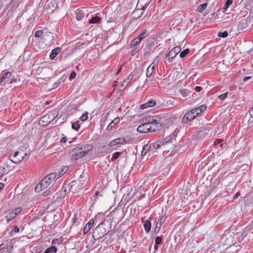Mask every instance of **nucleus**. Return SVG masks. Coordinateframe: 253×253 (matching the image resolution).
<instances>
[{
  "label": "nucleus",
  "mask_w": 253,
  "mask_h": 253,
  "mask_svg": "<svg viewBox=\"0 0 253 253\" xmlns=\"http://www.w3.org/2000/svg\"><path fill=\"white\" fill-rule=\"evenodd\" d=\"M142 124L139 126L137 131L140 133H147L156 131L161 127L160 123L154 116H147L142 121Z\"/></svg>",
  "instance_id": "f257e3e1"
},
{
  "label": "nucleus",
  "mask_w": 253,
  "mask_h": 253,
  "mask_svg": "<svg viewBox=\"0 0 253 253\" xmlns=\"http://www.w3.org/2000/svg\"><path fill=\"white\" fill-rule=\"evenodd\" d=\"M93 148L91 144H86L78 146L69 152V156L73 160H77L85 156Z\"/></svg>",
  "instance_id": "f03ea898"
},
{
  "label": "nucleus",
  "mask_w": 253,
  "mask_h": 253,
  "mask_svg": "<svg viewBox=\"0 0 253 253\" xmlns=\"http://www.w3.org/2000/svg\"><path fill=\"white\" fill-rule=\"evenodd\" d=\"M61 176L55 172H52L45 176L36 186L35 191L39 192L48 187L52 182Z\"/></svg>",
  "instance_id": "7ed1b4c3"
},
{
  "label": "nucleus",
  "mask_w": 253,
  "mask_h": 253,
  "mask_svg": "<svg viewBox=\"0 0 253 253\" xmlns=\"http://www.w3.org/2000/svg\"><path fill=\"white\" fill-rule=\"evenodd\" d=\"M27 156L22 151L16 152L13 156H10L9 159L14 164H18L22 161Z\"/></svg>",
  "instance_id": "20e7f679"
},
{
  "label": "nucleus",
  "mask_w": 253,
  "mask_h": 253,
  "mask_svg": "<svg viewBox=\"0 0 253 253\" xmlns=\"http://www.w3.org/2000/svg\"><path fill=\"white\" fill-rule=\"evenodd\" d=\"M141 0H139L136 5V8L131 13L132 17L134 19H137L139 18L143 14V12H140L139 15L138 16L135 15L137 12H140L141 10H144L147 7L148 4H145L143 6L140 4Z\"/></svg>",
  "instance_id": "39448f33"
},
{
  "label": "nucleus",
  "mask_w": 253,
  "mask_h": 253,
  "mask_svg": "<svg viewBox=\"0 0 253 253\" xmlns=\"http://www.w3.org/2000/svg\"><path fill=\"white\" fill-rule=\"evenodd\" d=\"M181 47L179 46H176L172 48L167 55L168 61L169 63L172 62L174 58L180 52Z\"/></svg>",
  "instance_id": "423d86ee"
},
{
  "label": "nucleus",
  "mask_w": 253,
  "mask_h": 253,
  "mask_svg": "<svg viewBox=\"0 0 253 253\" xmlns=\"http://www.w3.org/2000/svg\"><path fill=\"white\" fill-rule=\"evenodd\" d=\"M159 62L158 57H156L155 59L154 60L153 62L147 68L146 70V77L147 79L146 80V82L148 81V78L151 77L155 69V67L156 65Z\"/></svg>",
  "instance_id": "0eeeda50"
},
{
  "label": "nucleus",
  "mask_w": 253,
  "mask_h": 253,
  "mask_svg": "<svg viewBox=\"0 0 253 253\" xmlns=\"http://www.w3.org/2000/svg\"><path fill=\"white\" fill-rule=\"evenodd\" d=\"M105 231H104V229H101L98 226H97L93 232L92 237L94 240H98L102 239L104 235L106 234L105 233Z\"/></svg>",
  "instance_id": "6e6552de"
},
{
  "label": "nucleus",
  "mask_w": 253,
  "mask_h": 253,
  "mask_svg": "<svg viewBox=\"0 0 253 253\" xmlns=\"http://www.w3.org/2000/svg\"><path fill=\"white\" fill-rule=\"evenodd\" d=\"M179 131V130H177V129L174 130V131L171 133L170 135L166 137L162 143V145H164V144H167L168 143H171L172 142V140H174L177 136V133Z\"/></svg>",
  "instance_id": "1a4fd4ad"
},
{
  "label": "nucleus",
  "mask_w": 253,
  "mask_h": 253,
  "mask_svg": "<svg viewBox=\"0 0 253 253\" xmlns=\"http://www.w3.org/2000/svg\"><path fill=\"white\" fill-rule=\"evenodd\" d=\"M196 116L193 112L191 110L185 114L183 119L182 122L184 123H187V122L193 120L196 118Z\"/></svg>",
  "instance_id": "9d476101"
},
{
  "label": "nucleus",
  "mask_w": 253,
  "mask_h": 253,
  "mask_svg": "<svg viewBox=\"0 0 253 253\" xmlns=\"http://www.w3.org/2000/svg\"><path fill=\"white\" fill-rule=\"evenodd\" d=\"M167 218V216L165 215L162 216L160 219L157 222L155 229L154 232L155 234H157L160 230V229L163 225V224L165 222Z\"/></svg>",
  "instance_id": "9b49d317"
},
{
  "label": "nucleus",
  "mask_w": 253,
  "mask_h": 253,
  "mask_svg": "<svg viewBox=\"0 0 253 253\" xmlns=\"http://www.w3.org/2000/svg\"><path fill=\"white\" fill-rule=\"evenodd\" d=\"M87 177H88V175H87V170L85 171V170H84L82 174L80 175L79 179V181L80 182V183L81 184V187L79 188L80 189H81L83 187V186L85 184V183L87 180Z\"/></svg>",
  "instance_id": "f8f14e48"
},
{
  "label": "nucleus",
  "mask_w": 253,
  "mask_h": 253,
  "mask_svg": "<svg viewBox=\"0 0 253 253\" xmlns=\"http://www.w3.org/2000/svg\"><path fill=\"white\" fill-rule=\"evenodd\" d=\"M207 108L206 105H202L197 108L192 109L191 110L196 116H198L202 114Z\"/></svg>",
  "instance_id": "ddd939ff"
},
{
  "label": "nucleus",
  "mask_w": 253,
  "mask_h": 253,
  "mask_svg": "<svg viewBox=\"0 0 253 253\" xmlns=\"http://www.w3.org/2000/svg\"><path fill=\"white\" fill-rule=\"evenodd\" d=\"M125 142L126 139L124 138L119 137L111 141L109 144V146L111 147L117 145L122 144H124Z\"/></svg>",
  "instance_id": "4468645a"
},
{
  "label": "nucleus",
  "mask_w": 253,
  "mask_h": 253,
  "mask_svg": "<svg viewBox=\"0 0 253 253\" xmlns=\"http://www.w3.org/2000/svg\"><path fill=\"white\" fill-rule=\"evenodd\" d=\"M94 221L93 219L89 220L87 223L85 225L84 229V234H86L90 230L93 225L94 224Z\"/></svg>",
  "instance_id": "2eb2a0df"
},
{
  "label": "nucleus",
  "mask_w": 253,
  "mask_h": 253,
  "mask_svg": "<svg viewBox=\"0 0 253 253\" xmlns=\"http://www.w3.org/2000/svg\"><path fill=\"white\" fill-rule=\"evenodd\" d=\"M155 104H156V101L154 100H151L145 104H141L140 106V109L143 110L144 109H146V108H149L150 107H153Z\"/></svg>",
  "instance_id": "dca6fc26"
},
{
  "label": "nucleus",
  "mask_w": 253,
  "mask_h": 253,
  "mask_svg": "<svg viewBox=\"0 0 253 253\" xmlns=\"http://www.w3.org/2000/svg\"><path fill=\"white\" fill-rule=\"evenodd\" d=\"M120 121V118L117 117L115 118L108 126L106 129L107 130H111L116 124H118Z\"/></svg>",
  "instance_id": "f3484780"
},
{
  "label": "nucleus",
  "mask_w": 253,
  "mask_h": 253,
  "mask_svg": "<svg viewBox=\"0 0 253 253\" xmlns=\"http://www.w3.org/2000/svg\"><path fill=\"white\" fill-rule=\"evenodd\" d=\"M84 16V13L83 10L81 9H78L76 11V18L78 21L81 20Z\"/></svg>",
  "instance_id": "a211bd4d"
},
{
  "label": "nucleus",
  "mask_w": 253,
  "mask_h": 253,
  "mask_svg": "<svg viewBox=\"0 0 253 253\" xmlns=\"http://www.w3.org/2000/svg\"><path fill=\"white\" fill-rule=\"evenodd\" d=\"M61 49L59 47H57L53 49L50 54L49 57L51 59H53L60 52Z\"/></svg>",
  "instance_id": "6ab92c4d"
},
{
  "label": "nucleus",
  "mask_w": 253,
  "mask_h": 253,
  "mask_svg": "<svg viewBox=\"0 0 253 253\" xmlns=\"http://www.w3.org/2000/svg\"><path fill=\"white\" fill-rule=\"evenodd\" d=\"M17 214V212H15V211H11L6 216V218L7 219V222H9L10 221L13 219Z\"/></svg>",
  "instance_id": "aec40b11"
},
{
  "label": "nucleus",
  "mask_w": 253,
  "mask_h": 253,
  "mask_svg": "<svg viewBox=\"0 0 253 253\" xmlns=\"http://www.w3.org/2000/svg\"><path fill=\"white\" fill-rule=\"evenodd\" d=\"M144 228L145 232L147 233H148L150 232V231L151 230V222L150 220H147L145 222V223L144 224Z\"/></svg>",
  "instance_id": "412c9836"
},
{
  "label": "nucleus",
  "mask_w": 253,
  "mask_h": 253,
  "mask_svg": "<svg viewBox=\"0 0 253 253\" xmlns=\"http://www.w3.org/2000/svg\"><path fill=\"white\" fill-rule=\"evenodd\" d=\"M0 253H10L8 246L4 244L0 245Z\"/></svg>",
  "instance_id": "4be33fe9"
},
{
  "label": "nucleus",
  "mask_w": 253,
  "mask_h": 253,
  "mask_svg": "<svg viewBox=\"0 0 253 253\" xmlns=\"http://www.w3.org/2000/svg\"><path fill=\"white\" fill-rule=\"evenodd\" d=\"M151 146H149V144H147L143 146L142 151L141 152V155L144 156L146 155L147 152L149 151H150Z\"/></svg>",
  "instance_id": "5701e85b"
},
{
  "label": "nucleus",
  "mask_w": 253,
  "mask_h": 253,
  "mask_svg": "<svg viewBox=\"0 0 253 253\" xmlns=\"http://www.w3.org/2000/svg\"><path fill=\"white\" fill-rule=\"evenodd\" d=\"M233 0H227L224 6L222 7V12H225L229 6L232 3Z\"/></svg>",
  "instance_id": "b1692460"
},
{
  "label": "nucleus",
  "mask_w": 253,
  "mask_h": 253,
  "mask_svg": "<svg viewBox=\"0 0 253 253\" xmlns=\"http://www.w3.org/2000/svg\"><path fill=\"white\" fill-rule=\"evenodd\" d=\"M141 42L140 40V38H138L137 37L133 39L130 43V46L132 47L136 46L139 43Z\"/></svg>",
  "instance_id": "393cba45"
},
{
  "label": "nucleus",
  "mask_w": 253,
  "mask_h": 253,
  "mask_svg": "<svg viewBox=\"0 0 253 253\" xmlns=\"http://www.w3.org/2000/svg\"><path fill=\"white\" fill-rule=\"evenodd\" d=\"M57 249L55 246H51V247L47 248L45 250V251L43 253H56L57 252Z\"/></svg>",
  "instance_id": "a878e982"
},
{
  "label": "nucleus",
  "mask_w": 253,
  "mask_h": 253,
  "mask_svg": "<svg viewBox=\"0 0 253 253\" xmlns=\"http://www.w3.org/2000/svg\"><path fill=\"white\" fill-rule=\"evenodd\" d=\"M162 143H163L162 142H160V143H154L150 144L149 146H151L150 151H153L154 149H157L159 148L161 146V145L162 144Z\"/></svg>",
  "instance_id": "bb28decb"
},
{
  "label": "nucleus",
  "mask_w": 253,
  "mask_h": 253,
  "mask_svg": "<svg viewBox=\"0 0 253 253\" xmlns=\"http://www.w3.org/2000/svg\"><path fill=\"white\" fill-rule=\"evenodd\" d=\"M101 20V18L99 16H94L92 17V18L89 20V23L90 24H95L98 23Z\"/></svg>",
  "instance_id": "cd10ccee"
},
{
  "label": "nucleus",
  "mask_w": 253,
  "mask_h": 253,
  "mask_svg": "<svg viewBox=\"0 0 253 253\" xmlns=\"http://www.w3.org/2000/svg\"><path fill=\"white\" fill-rule=\"evenodd\" d=\"M110 148V147L109 146V145H104V146L99 147L98 149V151L99 153H102L105 152V151L109 150V149Z\"/></svg>",
  "instance_id": "c85d7f7f"
},
{
  "label": "nucleus",
  "mask_w": 253,
  "mask_h": 253,
  "mask_svg": "<svg viewBox=\"0 0 253 253\" xmlns=\"http://www.w3.org/2000/svg\"><path fill=\"white\" fill-rule=\"evenodd\" d=\"M207 3H204L198 6L197 8V11L199 12H203L207 7Z\"/></svg>",
  "instance_id": "c756f323"
},
{
  "label": "nucleus",
  "mask_w": 253,
  "mask_h": 253,
  "mask_svg": "<svg viewBox=\"0 0 253 253\" xmlns=\"http://www.w3.org/2000/svg\"><path fill=\"white\" fill-rule=\"evenodd\" d=\"M189 52V49L187 48L180 53V57L181 58L185 57Z\"/></svg>",
  "instance_id": "7c9ffc66"
},
{
  "label": "nucleus",
  "mask_w": 253,
  "mask_h": 253,
  "mask_svg": "<svg viewBox=\"0 0 253 253\" xmlns=\"http://www.w3.org/2000/svg\"><path fill=\"white\" fill-rule=\"evenodd\" d=\"M72 127L73 129L78 131L80 127V126L78 122H75L72 123Z\"/></svg>",
  "instance_id": "2f4dec72"
},
{
  "label": "nucleus",
  "mask_w": 253,
  "mask_h": 253,
  "mask_svg": "<svg viewBox=\"0 0 253 253\" xmlns=\"http://www.w3.org/2000/svg\"><path fill=\"white\" fill-rule=\"evenodd\" d=\"M228 32L226 31L224 32H219L218 33V36L221 38H226L228 36Z\"/></svg>",
  "instance_id": "473e14b6"
},
{
  "label": "nucleus",
  "mask_w": 253,
  "mask_h": 253,
  "mask_svg": "<svg viewBox=\"0 0 253 253\" xmlns=\"http://www.w3.org/2000/svg\"><path fill=\"white\" fill-rule=\"evenodd\" d=\"M88 119V113L85 112L80 118L82 121H85Z\"/></svg>",
  "instance_id": "72a5a7b5"
},
{
  "label": "nucleus",
  "mask_w": 253,
  "mask_h": 253,
  "mask_svg": "<svg viewBox=\"0 0 253 253\" xmlns=\"http://www.w3.org/2000/svg\"><path fill=\"white\" fill-rule=\"evenodd\" d=\"M49 118V115H45L44 116H43L41 119V122H46L47 123V124L48 123H50V121H47L46 120Z\"/></svg>",
  "instance_id": "f704fd0d"
},
{
  "label": "nucleus",
  "mask_w": 253,
  "mask_h": 253,
  "mask_svg": "<svg viewBox=\"0 0 253 253\" xmlns=\"http://www.w3.org/2000/svg\"><path fill=\"white\" fill-rule=\"evenodd\" d=\"M228 93V92H225V93H224L223 94H222L218 96V98L220 100H224L227 97Z\"/></svg>",
  "instance_id": "c9c22d12"
},
{
  "label": "nucleus",
  "mask_w": 253,
  "mask_h": 253,
  "mask_svg": "<svg viewBox=\"0 0 253 253\" xmlns=\"http://www.w3.org/2000/svg\"><path fill=\"white\" fill-rule=\"evenodd\" d=\"M11 76V73L9 72H7L6 73H4L2 77L4 79L6 80V79L9 78Z\"/></svg>",
  "instance_id": "e433bc0d"
},
{
  "label": "nucleus",
  "mask_w": 253,
  "mask_h": 253,
  "mask_svg": "<svg viewBox=\"0 0 253 253\" xmlns=\"http://www.w3.org/2000/svg\"><path fill=\"white\" fill-rule=\"evenodd\" d=\"M43 34V32L42 30H38L36 32L35 36L36 38H39Z\"/></svg>",
  "instance_id": "4c0bfd02"
},
{
  "label": "nucleus",
  "mask_w": 253,
  "mask_h": 253,
  "mask_svg": "<svg viewBox=\"0 0 253 253\" xmlns=\"http://www.w3.org/2000/svg\"><path fill=\"white\" fill-rule=\"evenodd\" d=\"M162 242V238L161 237H157L155 239V243L157 245H159Z\"/></svg>",
  "instance_id": "58836bf2"
},
{
  "label": "nucleus",
  "mask_w": 253,
  "mask_h": 253,
  "mask_svg": "<svg viewBox=\"0 0 253 253\" xmlns=\"http://www.w3.org/2000/svg\"><path fill=\"white\" fill-rule=\"evenodd\" d=\"M146 32V30H145L144 32H143L141 34H140L138 38H140V40L141 41L144 38V35L145 34Z\"/></svg>",
  "instance_id": "ea45409f"
},
{
  "label": "nucleus",
  "mask_w": 253,
  "mask_h": 253,
  "mask_svg": "<svg viewBox=\"0 0 253 253\" xmlns=\"http://www.w3.org/2000/svg\"><path fill=\"white\" fill-rule=\"evenodd\" d=\"M180 93L183 97H185L187 95L188 91L186 90L185 89H181L180 90Z\"/></svg>",
  "instance_id": "a19ab883"
},
{
  "label": "nucleus",
  "mask_w": 253,
  "mask_h": 253,
  "mask_svg": "<svg viewBox=\"0 0 253 253\" xmlns=\"http://www.w3.org/2000/svg\"><path fill=\"white\" fill-rule=\"evenodd\" d=\"M121 153L120 152H115L114 153L112 159H117L120 156Z\"/></svg>",
  "instance_id": "79ce46f5"
},
{
  "label": "nucleus",
  "mask_w": 253,
  "mask_h": 253,
  "mask_svg": "<svg viewBox=\"0 0 253 253\" xmlns=\"http://www.w3.org/2000/svg\"><path fill=\"white\" fill-rule=\"evenodd\" d=\"M129 83L128 81H127L126 79H125L123 82H122V84L121 85L122 87H123L124 86L127 85Z\"/></svg>",
  "instance_id": "37998d69"
},
{
  "label": "nucleus",
  "mask_w": 253,
  "mask_h": 253,
  "mask_svg": "<svg viewBox=\"0 0 253 253\" xmlns=\"http://www.w3.org/2000/svg\"><path fill=\"white\" fill-rule=\"evenodd\" d=\"M12 231H14L15 233H18L19 231V228L17 226H15L12 230Z\"/></svg>",
  "instance_id": "c03bdc74"
},
{
  "label": "nucleus",
  "mask_w": 253,
  "mask_h": 253,
  "mask_svg": "<svg viewBox=\"0 0 253 253\" xmlns=\"http://www.w3.org/2000/svg\"><path fill=\"white\" fill-rule=\"evenodd\" d=\"M22 211V209L20 208H18L17 209H15L14 210L12 211H15V212H17V214L20 213Z\"/></svg>",
  "instance_id": "a18cd8bd"
},
{
  "label": "nucleus",
  "mask_w": 253,
  "mask_h": 253,
  "mask_svg": "<svg viewBox=\"0 0 253 253\" xmlns=\"http://www.w3.org/2000/svg\"><path fill=\"white\" fill-rule=\"evenodd\" d=\"M133 78V76L132 75V74H131L130 75H129L127 79H126L127 81H128V82H129L130 81H131L132 79Z\"/></svg>",
  "instance_id": "49530a36"
},
{
  "label": "nucleus",
  "mask_w": 253,
  "mask_h": 253,
  "mask_svg": "<svg viewBox=\"0 0 253 253\" xmlns=\"http://www.w3.org/2000/svg\"><path fill=\"white\" fill-rule=\"evenodd\" d=\"M67 138L66 137H63L60 140V142L62 143H66L67 142Z\"/></svg>",
  "instance_id": "de8ad7c7"
},
{
  "label": "nucleus",
  "mask_w": 253,
  "mask_h": 253,
  "mask_svg": "<svg viewBox=\"0 0 253 253\" xmlns=\"http://www.w3.org/2000/svg\"><path fill=\"white\" fill-rule=\"evenodd\" d=\"M202 88L200 86H197L195 88V90L196 92H199L202 90Z\"/></svg>",
  "instance_id": "09e8293b"
},
{
  "label": "nucleus",
  "mask_w": 253,
  "mask_h": 253,
  "mask_svg": "<svg viewBox=\"0 0 253 253\" xmlns=\"http://www.w3.org/2000/svg\"><path fill=\"white\" fill-rule=\"evenodd\" d=\"M77 219H78V218H77V214H74V218L73 219V223H76V222L77 221Z\"/></svg>",
  "instance_id": "8fccbe9b"
},
{
  "label": "nucleus",
  "mask_w": 253,
  "mask_h": 253,
  "mask_svg": "<svg viewBox=\"0 0 253 253\" xmlns=\"http://www.w3.org/2000/svg\"><path fill=\"white\" fill-rule=\"evenodd\" d=\"M138 50L136 48L134 49L133 50H132L131 51V55H132V56L134 55L138 52Z\"/></svg>",
  "instance_id": "3c124183"
},
{
  "label": "nucleus",
  "mask_w": 253,
  "mask_h": 253,
  "mask_svg": "<svg viewBox=\"0 0 253 253\" xmlns=\"http://www.w3.org/2000/svg\"><path fill=\"white\" fill-rule=\"evenodd\" d=\"M76 76V74L75 72H72L71 73L70 75V78L72 79H74Z\"/></svg>",
  "instance_id": "603ef678"
},
{
  "label": "nucleus",
  "mask_w": 253,
  "mask_h": 253,
  "mask_svg": "<svg viewBox=\"0 0 253 253\" xmlns=\"http://www.w3.org/2000/svg\"><path fill=\"white\" fill-rule=\"evenodd\" d=\"M250 114L251 116L253 118V107L251 109L250 111Z\"/></svg>",
  "instance_id": "864d4df0"
},
{
  "label": "nucleus",
  "mask_w": 253,
  "mask_h": 253,
  "mask_svg": "<svg viewBox=\"0 0 253 253\" xmlns=\"http://www.w3.org/2000/svg\"><path fill=\"white\" fill-rule=\"evenodd\" d=\"M122 67H123V65H121L118 71V72L116 73V75H117L121 71L122 69Z\"/></svg>",
  "instance_id": "5fc2aeb1"
},
{
  "label": "nucleus",
  "mask_w": 253,
  "mask_h": 253,
  "mask_svg": "<svg viewBox=\"0 0 253 253\" xmlns=\"http://www.w3.org/2000/svg\"><path fill=\"white\" fill-rule=\"evenodd\" d=\"M251 78V77L247 76V77H244V78L243 79V81H246L248 80L249 79H250Z\"/></svg>",
  "instance_id": "6e6d98bb"
},
{
  "label": "nucleus",
  "mask_w": 253,
  "mask_h": 253,
  "mask_svg": "<svg viewBox=\"0 0 253 253\" xmlns=\"http://www.w3.org/2000/svg\"><path fill=\"white\" fill-rule=\"evenodd\" d=\"M17 82V79H12L9 83L10 84H11L13 83H16Z\"/></svg>",
  "instance_id": "4d7b16f0"
},
{
  "label": "nucleus",
  "mask_w": 253,
  "mask_h": 253,
  "mask_svg": "<svg viewBox=\"0 0 253 253\" xmlns=\"http://www.w3.org/2000/svg\"><path fill=\"white\" fill-rule=\"evenodd\" d=\"M4 184L0 182V191L3 188Z\"/></svg>",
  "instance_id": "13d9d810"
},
{
  "label": "nucleus",
  "mask_w": 253,
  "mask_h": 253,
  "mask_svg": "<svg viewBox=\"0 0 253 253\" xmlns=\"http://www.w3.org/2000/svg\"><path fill=\"white\" fill-rule=\"evenodd\" d=\"M4 80H5L2 77L0 78V85Z\"/></svg>",
  "instance_id": "bf43d9fd"
},
{
  "label": "nucleus",
  "mask_w": 253,
  "mask_h": 253,
  "mask_svg": "<svg viewBox=\"0 0 253 253\" xmlns=\"http://www.w3.org/2000/svg\"><path fill=\"white\" fill-rule=\"evenodd\" d=\"M73 182H72L71 183L73 184ZM74 185H73L72 184L71 185V189H70V191H72L73 192H74L73 191V186H74Z\"/></svg>",
  "instance_id": "052dcab7"
},
{
  "label": "nucleus",
  "mask_w": 253,
  "mask_h": 253,
  "mask_svg": "<svg viewBox=\"0 0 253 253\" xmlns=\"http://www.w3.org/2000/svg\"><path fill=\"white\" fill-rule=\"evenodd\" d=\"M95 195L96 196V197H98V196L99 195V192L98 191H96L95 193Z\"/></svg>",
  "instance_id": "680f3d73"
},
{
  "label": "nucleus",
  "mask_w": 253,
  "mask_h": 253,
  "mask_svg": "<svg viewBox=\"0 0 253 253\" xmlns=\"http://www.w3.org/2000/svg\"><path fill=\"white\" fill-rule=\"evenodd\" d=\"M158 246H157V245H155V246H154V249H155V251H156V250H158Z\"/></svg>",
  "instance_id": "e2e57ef3"
},
{
  "label": "nucleus",
  "mask_w": 253,
  "mask_h": 253,
  "mask_svg": "<svg viewBox=\"0 0 253 253\" xmlns=\"http://www.w3.org/2000/svg\"><path fill=\"white\" fill-rule=\"evenodd\" d=\"M62 190H63L65 193L66 192V189L65 187H63L62 188Z\"/></svg>",
  "instance_id": "0e129e2a"
},
{
  "label": "nucleus",
  "mask_w": 253,
  "mask_h": 253,
  "mask_svg": "<svg viewBox=\"0 0 253 253\" xmlns=\"http://www.w3.org/2000/svg\"><path fill=\"white\" fill-rule=\"evenodd\" d=\"M240 195V193H237L236 194V195H235V196H236V197H238V196H239V195Z\"/></svg>",
  "instance_id": "69168bd1"
},
{
  "label": "nucleus",
  "mask_w": 253,
  "mask_h": 253,
  "mask_svg": "<svg viewBox=\"0 0 253 253\" xmlns=\"http://www.w3.org/2000/svg\"><path fill=\"white\" fill-rule=\"evenodd\" d=\"M48 195V193H47L46 192H45V194H43L44 196H47Z\"/></svg>",
  "instance_id": "338daca9"
},
{
  "label": "nucleus",
  "mask_w": 253,
  "mask_h": 253,
  "mask_svg": "<svg viewBox=\"0 0 253 253\" xmlns=\"http://www.w3.org/2000/svg\"><path fill=\"white\" fill-rule=\"evenodd\" d=\"M140 12H141V11H140V12H137L135 15L138 16V15H139Z\"/></svg>",
  "instance_id": "774afa93"
}]
</instances>
